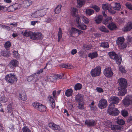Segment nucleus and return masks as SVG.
Returning <instances> with one entry per match:
<instances>
[{"mask_svg":"<svg viewBox=\"0 0 132 132\" xmlns=\"http://www.w3.org/2000/svg\"><path fill=\"white\" fill-rule=\"evenodd\" d=\"M123 104L127 106H129L132 104V95H130L126 96L123 100Z\"/></svg>","mask_w":132,"mask_h":132,"instance_id":"423d86ee","label":"nucleus"},{"mask_svg":"<svg viewBox=\"0 0 132 132\" xmlns=\"http://www.w3.org/2000/svg\"><path fill=\"white\" fill-rule=\"evenodd\" d=\"M111 17H108L103 21V24L106 25L108 24H110V23L111 22Z\"/></svg>","mask_w":132,"mask_h":132,"instance_id":"7c9ffc66","label":"nucleus"},{"mask_svg":"<svg viewBox=\"0 0 132 132\" xmlns=\"http://www.w3.org/2000/svg\"><path fill=\"white\" fill-rule=\"evenodd\" d=\"M1 54L4 57L9 56L10 55V54L9 51H6L5 50L2 51L1 52Z\"/></svg>","mask_w":132,"mask_h":132,"instance_id":"393cba45","label":"nucleus"},{"mask_svg":"<svg viewBox=\"0 0 132 132\" xmlns=\"http://www.w3.org/2000/svg\"><path fill=\"white\" fill-rule=\"evenodd\" d=\"M73 90L72 89H67L65 92V95L67 97H69L72 95Z\"/></svg>","mask_w":132,"mask_h":132,"instance_id":"b1692460","label":"nucleus"},{"mask_svg":"<svg viewBox=\"0 0 132 132\" xmlns=\"http://www.w3.org/2000/svg\"><path fill=\"white\" fill-rule=\"evenodd\" d=\"M81 18H82V21L86 24L88 23L89 22V20L88 18L84 15H82Z\"/></svg>","mask_w":132,"mask_h":132,"instance_id":"a19ab883","label":"nucleus"},{"mask_svg":"<svg viewBox=\"0 0 132 132\" xmlns=\"http://www.w3.org/2000/svg\"><path fill=\"white\" fill-rule=\"evenodd\" d=\"M103 9L104 10H110L111 6L109 4H104L102 5Z\"/></svg>","mask_w":132,"mask_h":132,"instance_id":"c756f323","label":"nucleus"},{"mask_svg":"<svg viewBox=\"0 0 132 132\" xmlns=\"http://www.w3.org/2000/svg\"><path fill=\"white\" fill-rule=\"evenodd\" d=\"M84 101H81L78 102V108L82 110L84 109Z\"/></svg>","mask_w":132,"mask_h":132,"instance_id":"58836bf2","label":"nucleus"},{"mask_svg":"<svg viewBox=\"0 0 132 132\" xmlns=\"http://www.w3.org/2000/svg\"><path fill=\"white\" fill-rule=\"evenodd\" d=\"M77 9L75 8H73L72 9L71 13L72 14V16L74 17H75L77 15Z\"/></svg>","mask_w":132,"mask_h":132,"instance_id":"473e14b6","label":"nucleus"},{"mask_svg":"<svg viewBox=\"0 0 132 132\" xmlns=\"http://www.w3.org/2000/svg\"><path fill=\"white\" fill-rule=\"evenodd\" d=\"M124 38L122 37H119L117 40V44L118 45L120 49H124L126 47V44L124 43Z\"/></svg>","mask_w":132,"mask_h":132,"instance_id":"20e7f679","label":"nucleus"},{"mask_svg":"<svg viewBox=\"0 0 132 132\" xmlns=\"http://www.w3.org/2000/svg\"><path fill=\"white\" fill-rule=\"evenodd\" d=\"M18 63V62L16 60H13L10 61L9 66L10 68H13L17 66Z\"/></svg>","mask_w":132,"mask_h":132,"instance_id":"2eb2a0df","label":"nucleus"},{"mask_svg":"<svg viewBox=\"0 0 132 132\" xmlns=\"http://www.w3.org/2000/svg\"><path fill=\"white\" fill-rule=\"evenodd\" d=\"M119 70L123 73H125L126 72L125 67L122 66H120L119 67Z\"/></svg>","mask_w":132,"mask_h":132,"instance_id":"a18cd8bd","label":"nucleus"},{"mask_svg":"<svg viewBox=\"0 0 132 132\" xmlns=\"http://www.w3.org/2000/svg\"><path fill=\"white\" fill-rule=\"evenodd\" d=\"M57 76V78H59V79H64L63 76H64V74H62L56 75Z\"/></svg>","mask_w":132,"mask_h":132,"instance_id":"052dcab7","label":"nucleus"},{"mask_svg":"<svg viewBox=\"0 0 132 132\" xmlns=\"http://www.w3.org/2000/svg\"><path fill=\"white\" fill-rule=\"evenodd\" d=\"M0 101L3 102H6L7 101V98L4 96H2L0 98Z\"/></svg>","mask_w":132,"mask_h":132,"instance_id":"864d4df0","label":"nucleus"},{"mask_svg":"<svg viewBox=\"0 0 132 132\" xmlns=\"http://www.w3.org/2000/svg\"><path fill=\"white\" fill-rule=\"evenodd\" d=\"M100 46L104 48H107L109 47V45L108 42H102L101 43Z\"/></svg>","mask_w":132,"mask_h":132,"instance_id":"72a5a7b5","label":"nucleus"},{"mask_svg":"<svg viewBox=\"0 0 132 132\" xmlns=\"http://www.w3.org/2000/svg\"><path fill=\"white\" fill-rule=\"evenodd\" d=\"M98 55L97 52H93L92 53H89L88 56L92 59L95 58Z\"/></svg>","mask_w":132,"mask_h":132,"instance_id":"f704fd0d","label":"nucleus"},{"mask_svg":"<svg viewBox=\"0 0 132 132\" xmlns=\"http://www.w3.org/2000/svg\"><path fill=\"white\" fill-rule=\"evenodd\" d=\"M122 115L124 117L127 116H128V113L127 111L123 110L121 112Z\"/></svg>","mask_w":132,"mask_h":132,"instance_id":"603ef678","label":"nucleus"},{"mask_svg":"<svg viewBox=\"0 0 132 132\" xmlns=\"http://www.w3.org/2000/svg\"><path fill=\"white\" fill-rule=\"evenodd\" d=\"M85 0H77V3L78 4V7H80L85 3Z\"/></svg>","mask_w":132,"mask_h":132,"instance_id":"4c0bfd02","label":"nucleus"},{"mask_svg":"<svg viewBox=\"0 0 132 132\" xmlns=\"http://www.w3.org/2000/svg\"><path fill=\"white\" fill-rule=\"evenodd\" d=\"M103 73L105 76L108 78L111 77L113 75V72L110 67L106 68L104 70Z\"/></svg>","mask_w":132,"mask_h":132,"instance_id":"0eeeda50","label":"nucleus"},{"mask_svg":"<svg viewBox=\"0 0 132 132\" xmlns=\"http://www.w3.org/2000/svg\"><path fill=\"white\" fill-rule=\"evenodd\" d=\"M13 55L15 57H18L19 54L17 51H14Z\"/></svg>","mask_w":132,"mask_h":132,"instance_id":"338daca9","label":"nucleus"},{"mask_svg":"<svg viewBox=\"0 0 132 132\" xmlns=\"http://www.w3.org/2000/svg\"><path fill=\"white\" fill-rule=\"evenodd\" d=\"M50 104L52 108H54L55 107V103L54 100L52 96H49L48 97Z\"/></svg>","mask_w":132,"mask_h":132,"instance_id":"6ab92c4d","label":"nucleus"},{"mask_svg":"<svg viewBox=\"0 0 132 132\" xmlns=\"http://www.w3.org/2000/svg\"><path fill=\"white\" fill-rule=\"evenodd\" d=\"M61 5H59L56 7L55 10V12L56 14H57L60 13L61 11Z\"/></svg>","mask_w":132,"mask_h":132,"instance_id":"ea45409f","label":"nucleus"},{"mask_svg":"<svg viewBox=\"0 0 132 132\" xmlns=\"http://www.w3.org/2000/svg\"><path fill=\"white\" fill-rule=\"evenodd\" d=\"M76 21L77 23V24H78L81 23L80 22V18L81 17V16H80L79 15H76Z\"/></svg>","mask_w":132,"mask_h":132,"instance_id":"3c124183","label":"nucleus"},{"mask_svg":"<svg viewBox=\"0 0 132 132\" xmlns=\"http://www.w3.org/2000/svg\"><path fill=\"white\" fill-rule=\"evenodd\" d=\"M43 69H41L39 70L36 73H34V74H36V75L38 76L40 73L42 72L43 71Z\"/></svg>","mask_w":132,"mask_h":132,"instance_id":"e2e57ef3","label":"nucleus"},{"mask_svg":"<svg viewBox=\"0 0 132 132\" xmlns=\"http://www.w3.org/2000/svg\"><path fill=\"white\" fill-rule=\"evenodd\" d=\"M49 78H48V79H50V81H53L54 80L57 79V76L56 75L54 76H50L48 77Z\"/></svg>","mask_w":132,"mask_h":132,"instance_id":"8fccbe9b","label":"nucleus"},{"mask_svg":"<svg viewBox=\"0 0 132 132\" xmlns=\"http://www.w3.org/2000/svg\"><path fill=\"white\" fill-rule=\"evenodd\" d=\"M105 125L106 126L105 127L107 128H110L111 129L113 130H120L121 128V127L119 126L116 125H112L110 123L108 124L105 123Z\"/></svg>","mask_w":132,"mask_h":132,"instance_id":"9b49d317","label":"nucleus"},{"mask_svg":"<svg viewBox=\"0 0 132 132\" xmlns=\"http://www.w3.org/2000/svg\"><path fill=\"white\" fill-rule=\"evenodd\" d=\"M26 5L28 6L32 4V2L31 1L27 0L26 1Z\"/></svg>","mask_w":132,"mask_h":132,"instance_id":"0e129e2a","label":"nucleus"},{"mask_svg":"<svg viewBox=\"0 0 132 132\" xmlns=\"http://www.w3.org/2000/svg\"><path fill=\"white\" fill-rule=\"evenodd\" d=\"M40 104V103H37L36 102H34L32 103V105L33 107L37 109L39 105Z\"/></svg>","mask_w":132,"mask_h":132,"instance_id":"5fc2aeb1","label":"nucleus"},{"mask_svg":"<svg viewBox=\"0 0 132 132\" xmlns=\"http://www.w3.org/2000/svg\"><path fill=\"white\" fill-rule=\"evenodd\" d=\"M49 127L53 130H59L60 127L59 125H57L53 122H51L48 125Z\"/></svg>","mask_w":132,"mask_h":132,"instance_id":"f3484780","label":"nucleus"},{"mask_svg":"<svg viewBox=\"0 0 132 132\" xmlns=\"http://www.w3.org/2000/svg\"><path fill=\"white\" fill-rule=\"evenodd\" d=\"M102 19V16L99 15L95 18V21L97 24H99L101 22Z\"/></svg>","mask_w":132,"mask_h":132,"instance_id":"cd10ccee","label":"nucleus"},{"mask_svg":"<svg viewBox=\"0 0 132 132\" xmlns=\"http://www.w3.org/2000/svg\"><path fill=\"white\" fill-rule=\"evenodd\" d=\"M7 109L9 112H11L12 111V108L11 104H9L7 106Z\"/></svg>","mask_w":132,"mask_h":132,"instance_id":"bf43d9fd","label":"nucleus"},{"mask_svg":"<svg viewBox=\"0 0 132 132\" xmlns=\"http://www.w3.org/2000/svg\"><path fill=\"white\" fill-rule=\"evenodd\" d=\"M59 31L58 33V42H59L60 39L62 37V32L61 30V29L60 28H59Z\"/></svg>","mask_w":132,"mask_h":132,"instance_id":"2f4dec72","label":"nucleus"},{"mask_svg":"<svg viewBox=\"0 0 132 132\" xmlns=\"http://www.w3.org/2000/svg\"><path fill=\"white\" fill-rule=\"evenodd\" d=\"M4 45L6 48H9L11 45V43L10 42H7L5 43Z\"/></svg>","mask_w":132,"mask_h":132,"instance_id":"4d7b16f0","label":"nucleus"},{"mask_svg":"<svg viewBox=\"0 0 132 132\" xmlns=\"http://www.w3.org/2000/svg\"><path fill=\"white\" fill-rule=\"evenodd\" d=\"M94 11L90 9H86L85 13L86 15L89 16L94 13Z\"/></svg>","mask_w":132,"mask_h":132,"instance_id":"a878e982","label":"nucleus"},{"mask_svg":"<svg viewBox=\"0 0 132 132\" xmlns=\"http://www.w3.org/2000/svg\"><path fill=\"white\" fill-rule=\"evenodd\" d=\"M107 105V101L105 99L102 98L99 101L98 104L99 108L101 109L105 108Z\"/></svg>","mask_w":132,"mask_h":132,"instance_id":"6e6552de","label":"nucleus"},{"mask_svg":"<svg viewBox=\"0 0 132 132\" xmlns=\"http://www.w3.org/2000/svg\"><path fill=\"white\" fill-rule=\"evenodd\" d=\"M109 55L111 58H112L113 55H115V52H112L109 53Z\"/></svg>","mask_w":132,"mask_h":132,"instance_id":"680f3d73","label":"nucleus"},{"mask_svg":"<svg viewBox=\"0 0 132 132\" xmlns=\"http://www.w3.org/2000/svg\"><path fill=\"white\" fill-rule=\"evenodd\" d=\"M78 29L75 28H72L70 31V33L71 34L73 33L76 34L78 33Z\"/></svg>","mask_w":132,"mask_h":132,"instance_id":"49530a36","label":"nucleus"},{"mask_svg":"<svg viewBox=\"0 0 132 132\" xmlns=\"http://www.w3.org/2000/svg\"><path fill=\"white\" fill-rule=\"evenodd\" d=\"M100 30L103 32H108L109 30L104 26H101L99 27Z\"/></svg>","mask_w":132,"mask_h":132,"instance_id":"e433bc0d","label":"nucleus"},{"mask_svg":"<svg viewBox=\"0 0 132 132\" xmlns=\"http://www.w3.org/2000/svg\"><path fill=\"white\" fill-rule=\"evenodd\" d=\"M43 35L39 32L33 33L31 39L33 40L41 39L43 38Z\"/></svg>","mask_w":132,"mask_h":132,"instance_id":"9d476101","label":"nucleus"},{"mask_svg":"<svg viewBox=\"0 0 132 132\" xmlns=\"http://www.w3.org/2000/svg\"><path fill=\"white\" fill-rule=\"evenodd\" d=\"M75 100L77 102L83 101V98L80 94H78L76 96Z\"/></svg>","mask_w":132,"mask_h":132,"instance_id":"aec40b11","label":"nucleus"},{"mask_svg":"<svg viewBox=\"0 0 132 132\" xmlns=\"http://www.w3.org/2000/svg\"><path fill=\"white\" fill-rule=\"evenodd\" d=\"M113 104H111L109 105L107 110V112L110 115L113 116H117L119 113L118 109L115 108V106H113Z\"/></svg>","mask_w":132,"mask_h":132,"instance_id":"f03ea898","label":"nucleus"},{"mask_svg":"<svg viewBox=\"0 0 132 132\" xmlns=\"http://www.w3.org/2000/svg\"><path fill=\"white\" fill-rule=\"evenodd\" d=\"M36 75V74L34 73L32 75L29 76L27 78L28 81L29 82H31L34 80V79L37 77V76Z\"/></svg>","mask_w":132,"mask_h":132,"instance_id":"bb28decb","label":"nucleus"},{"mask_svg":"<svg viewBox=\"0 0 132 132\" xmlns=\"http://www.w3.org/2000/svg\"><path fill=\"white\" fill-rule=\"evenodd\" d=\"M114 5V6L113 8L115 10L118 11L120 10L121 8V6L119 3H115Z\"/></svg>","mask_w":132,"mask_h":132,"instance_id":"c85d7f7f","label":"nucleus"},{"mask_svg":"<svg viewBox=\"0 0 132 132\" xmlns=\"http://www.w3.org/2000/svg\"><path fill=\"white\" fill-rule=\"evenodd\" d=\"M96 90L97 92L100 93L103 92V90L102 88L97 87Z\"/></svg>","mask_w":132,"mask_h":132,"instance_id":"69168bd1","label":"nucleus"},{"mask_svg":"<svg viewBox=\"0 0 132 132\" xmlns=\"http://www.w3.org/2000/svg\"><path fill=\"white\" fill-rule=\"evenodd\" d=\"M125 5L128 8L132 10V5L131 3L127 2L125 4Z\"/></svg>","mask_w":132,"mask_h":132,"instance_id":"09e8293b","label":"nucleus"},{"mask_svg":"<svg viewBox=\"0 0 132 132\" xmlns=\"http://www.w3.org/2000/svg\"><path fill=\"white\" fill-rule=\"evenodd\" d=\"M111 59L115 60L116 63L119 64H120L122 61L121 57L120 56H118L116 54V53L115 55H113Z\"/></svg>","mask_w":132,"mask_h":132,"instance_id":"4468645a","label":"nucleus"},{"mask_svg":"<svg viewBox=\"0 0 132 132\" xmlns=\"http://www.w3.org/2000/svg\"><path fill=\"white\" fill-rule=\"evenodd\" d=\"M96 123L95 121L93 120H87L85 121V124L88 127L95 126Z\"/></svg>","mask_w":132,"mask_h":132,"instance_id":"ddd939ff","label":"nucleus"},{"mask_svg":"<svg viewBox=\"0 0 132 132\" xmlns=\"http://www.w3.org/2000/svg\"><path fill=\"white\" fill-rule=\"evenodd\" d=\"M23 132H31V130L27 126H25L22 128Z\"/></svg>","mask_w":132,"mask_h":132,"instance_id":"37998d69","label":"nucleus"},{"mask_svg":"<svg viewBox=\"0 0 132 132\" xmlns=\"http://www.w3.org/2000/svg\"><path fill=\"white\" fill-rule=\"evenodd\" d=\"M117 122L118 124L122 125L125 124V122L122 119H119L117 121Z\"/></svg>","mask_w":132,"mask_h":132,"instance_id":"de8ad7c7","label":"nucleus"},{"mask_svg":"<svg viewBox=\"0 0 132 132\" xmlns=\"http://www.w3.org/2000/svg\"><path fill=\"white\" fill-rule=\"evenodd\" d=\"M77 27L79 29L84 30L87 29V27L85 24L81 22L78 24Z\"/></svg>","mask_w":132,"mask_h":132,"instance_id":"4be33fe9","label":"nucleus"},{"mask_svg":"<svg viewBox=\"0 0 132 132\" xmlns=\"http://www.w3.org/2000/svg\"><path fill=\"white\" fill-rule=\"evenodd\" d=\"M92 8L94 9L97 12H98L100 10V8L98 6L96 5L92 6Z\"/></svg>","mask_w":132,"mask_h":132,"instance_id":"6e6d98bb","label":"nucleus"},{"mask_svg":"<svg viewBox=\"0 0 132 132\" xmlns=\"http://www.w3.org/2000/svg\"><path fill=\"white\" fill-rule=\"evenodd\" d=\"M62 68H65L71 69L73 68V66L69 64H63L61 65Z\"/></svg>","mask_w":132,"mask_h":132,"instance_id":"c9c22d12","label":"nucleus"},{"mask_svg":"<svg viewBox=\"0 0 132 132\" xmlns=\"http://www.w3.org/2000/svg\"><path fill=\"white\" fill-rule=\"evenodd\" d=\"M5 79L7 82L11 84L15 82L17 80L16 76L12 73L6 75Z\"/></svg>","mask_w":132,"mask_h":132,"instance_id":"7ed1b4c3","label":"nucleus"},{"mask_svg":"<svg viewBox=\"0 0 132 132\" xmlns=\"http://www.w3.org/2000/svg\"><path fill=\"white\" fill-rule=\"evenodd\" d=\"M107 27L109 29L111 30H115L117 28V27L116 25L113 22L109 24Z\"/></svg>","mask_w":132,"mask_h":132,"instance_id":"a211bd4d","label":"nucleus"},{"mask_svg":"<svg viewBox=\"0 0 132 132\" xmlns=\"http://www.w3.org/2000/svg\"><path fill=\"white\" fill-rule=\"evenodd\" d=\"M19 97L21 100L23 101L26 100L27 99V97L24 94H20Z\"/></svg>","mask_w":132,"mask_h":132,"instance_id":"c03bdc74","label":"nucleus"},{"mask_svg":"<svg viewBox=\"0 0 132 132\" xmlns=\"http://www.w3.org/2000/svg\"><path fill=\"white\" fill-rule=\"evenodd\" d=\"M2 28L5 29L8 31L10 30L11 29L10 27L6 26L5 25H2L1 26Z\"/></svg>","mask_w":132,"mask_h":132,"instance_id":"13d9d810","label":"nucleus"},{"mask_svg":"<svg viewBox=\"0 0 132 132\" xmlns=\"http://www.w3.org/2000/svg\"><path fill=\"white\" fill-rule=\"evenodd\" d=\"M82 87V85L79 83H77L75 85V90L80 89Z\"/></svg>","mask_w":132,"mask_h":132,"instance_id":"79ce46f5","label":"nucleus"},{"mask_svg":"<svg viewBox=\"0 0 132 132\" xmlns=\"http://www.w3.org/2000/svg\"><path fill=\"white\" fill-rule=\"evenodd\" d=\"M109 101L111 102V103L109 105L111 104H113V106H115L114 104H118L119 101V98L116 96H112L109 99Z\"/></svg>","mask_w":132,"mask_h":132,"instance_id":"f8f14e48","label":"nucleus"},{"mask_svg":"<svg viewBox=\"0 0 132 132\" xmlns=\"http://www.w3.org/2000/svg\"><path fill=\"white\" fill-rule=\"evenodd\" d=\"M37 110L40 112H44L46 110V107L44 105L40 103Z\"/></svg>","mask_w":132,"mask_h":132,"instance_id":"412c9836","label":"nucleus"},{"mask_svg":"<svg viewBox=\"0 0 132 132\" xmlns=\"http://www.w3.org/2000/svg\"><path fill=\"white\" fill-rule=\"evenodd\" d=\"M45 14V13H44L43 11L42 10H38L33 13L31 16L34 18L43 16Z\"/></svg>","mask_w":132,"mask_h":132,"instance_id":"1a4fd4ad","label":"nucleus"},{"mask_svg":"<svg viewBox=\"0 0 132 132\" xmlns=\"http://www.w3.org/2000/svg\"><path fill=\"white\" fill-rule=\"evenodd\" d=\"M33 32L31 31H28L27 30H25L24 32L23 33V35L26 37H30L31 38V37L33 35Z\"/></svg>","mask_w":132,"mask_h":132,"instance_id":"5701e85b","label":"nucleus"},{"mask_svg":"<svg viewBox=\"0 0 132 132\" xmlns=\"http://www.w3.org/2000/svg\"><path fill=\"white\" fill-rule=\"evenodd\" d=\"M77 52V50L76 49H73L71 51V54H72L73 55L76 54Z\"/></svg>","mask_w":132,"mask_h":132,"instance_id":"774afa93","label":"nucleus"},{"mask_svg":"<svg viewBox=\"0 0 132 132\" xmlns=\"http://www.w3.org/2000/svg\"><path fill=\"white\" fill-rule=\"evenodd\" d=\"M101 73V67L97 66L95 68L92 69L90 72L91 76L93 77L99 76Z\"/></svg>","mask_w":132,"mask_h":132,"instance_id":"39448f33","label":"nucleus"},{"mask_svg":"<svg viewBox=\"0 0 132 132\" xmlns=\"http://www.w3.org/2000/svg\"><path fill=\"white\" fill-rule=\"evenodd\" d=\"M132 29V23L131 22H128L126 26L123 29L124 31H130Z\"/></svg>","mask_w":132,"mask_h":132,"instance_id":"dca6fc26","label":"nucleus"},{"mask_svg":"<svg viewBox=\"0 0 132 132\" xmlns=\"http://www.w3.org/2000/svg\"><path fill=\"white\" fill-rule=\"evenodd\" d=\"M118 82L119 85L118 87V89L119 90L118 95H125L127 92L126 88L127 87L128 84L127 80L124 78H121L118 79Z\"/></svg>","mask_w":132,"mask_h":132,"instance_id":"f257e3e1","label":"nucleus"}]
</instances>
